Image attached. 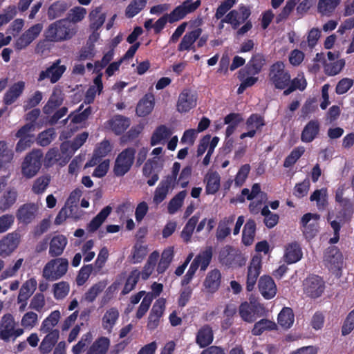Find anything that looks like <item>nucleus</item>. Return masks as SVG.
I'll return each instance as SVG.
<instances>
[{"instance_id":"obj_49","label":"nucleus","mask_w":354,"mask_h":354,"mask_svg":"<svg viewBox=\"0 0 354 354\" xmlns=\"http://www.w3.org/2000/svg\"><path fill=\"white\" fill-rule=\"evenodd\" d=\"M256 225L253 220H249L245 223L243 230V243H250L254 240Z\"/></svg>"},{"instance_id":"obj_20","label":"nucleus","mask_w":354,"mask_h":354,"mask_svg":"<svg viewBox=\"0 0 354 354\" xmlns=\"http://www.w3.org/2000/svg\"><path fill=\"white\" fill-rule=\"evenodd\" d=\"M319 219V216L317 214L308 213L302 216L301 223L307 239H310L315 235Z\"/></svg>"},{"instance_id":"obj_52","label":"nucleus","mask_w":354,"mask_h":354,"mask_svg":"<svg viewBox=\"0 0 354 354\" xmlns=\"http://www.w3.org/2000/svg\"><path fill=\"white\" fill-rule=\"evenodd\" d=\"M62 92L59 89L55 88L47 104L44 107V111L49 113L51 109L59 106L62 102Z\"/></svg>"},{"instance_id":"obj_34","label":"nucleus","mask_w":354,"mask_h":354,"mask_svg":"<svg viewBox=\"0 0 354 354\" xmlns=\"http://www.w3.org/2000/svg\"><path fill=\"white\" fill-rule=\"evenodd\" d=\"M18 192L15 188L6 191L0 198V210L5 212L9 209L17 201Z\"/></svg>"},{"instance_id":"obj_12","label":"nucleus","mask_w":354,"mask_h":354,"mask_svg":"<svg viewBox=\"0 0 354 354\" xmlns=\"http://www.w3.org/2000/svg\"><path fill=\"white\" fill-rule=\"evenodd\" d=\"M201 4V0H196L195 1L186 0L183 1L169 13L170 23L178 21L185 17L187 15L194 12L199 8Z\"/></svg>"},{"instance_id":"obj_60","label":"nucleus","mask_w":354,"mask_h":354,"mask_svg":"<svg viewBox=\"0 0 354 354\" xmlns=\"http://www.w3.org/2000/svg\"><path fill=\"white\" fill-rule=\"evenodd\" d=\"M50 180V178L47 176H43L37 178L32 185V192L36 194H41L44 193L48 187Z\"/></svg>"},{"instance_id":"obj_13","label":"nucleus","mask_w":354,"mask_h":354,"mask_svg":"<svg viewBox=\"0 0 354 354\" xmlns=\"http://www.w3.org/2000/svg\"><path fill=\"white\" fill-rule=\"evenodd\" d=\"M43 29L41 24H37L25 31L14 43L16 50H21L28 47L40 34Z\"/></svg>"},{"instance_id":"obj_6","label":"nucleus","mask_w":354,"mask_h":354,"mask_svg":"<svg viewBox=\"0 0 354 354\" xmlns=\"http://www.w3.org/2000/svg\"><path fill=\"white\" fill-rule=\"evenodd\" d=\"M68 261L64 258H57L48 262L43 269V277L48 281H55L67 272Z\"/></svg>"},{"instance_id":"obj_58","label":"nucleus","mask_w":354,"mask_h":354,"mask_svg":"<svg viewBox=\"0 0 354 354\" xmlns=\"http://www.w3.org/2000/svg\"><path fill=\"white\" fill-rule=\"evenodd\" d=\"M264 63L263 57L261 55L257 54L252 57L245 68L250 71V73L254 75L261 71Z\"/></svg>"},{"instance_id":"obj_15","label":"nucleus","mask_w":354,"mask_h":354,"mask_svg":"<svg viewBox=\"0 0 354 354\" xmlns=\"http://www.w3.org/2000/svg\"><path fill=\"white\" fill-rule=\"evenodd\" d=\"M165 299L159 298L153 304L148 317L147 327L149 330H153L159 326L165 309Z\"/></svg>"},{"instance_id":"obj_30","label":"nucleus","mask_w":354,"mask_h":354,"mask_svg":"<svg viewBox=\"0 0 354 354\" xmlns=\"http://www.w3.org/2000/svg\"><path fill=\"white\" fill-rule=\"evenodd\" d=\"M119 316L120 313L116 308L112 307L107 310L102 319V326L103 329L106 330L108 333H111Z\"/></svg>"},{"instance_id":"obj_24","label":"nucleus","mask_w":354,"mask_h":354,"mask_svg":"<svg viewBox=\"0 0 354 354\" xmlns=\"http://www.w3.org/2000/svg\"><path fill=\"white\" fill-rule=\"evenodd\" d=\"M172 134L171 130L165 125H160L155 129L150 138V145L153 147L165 145Z\"/></svg>"},{"instance_id":"obj_27","label":"nucleus","mask_w":354,"mask_h":354,"mask_svg":"<svg viewBox=\"0 0 354 354\" xmlns=\"http://www.w3.org/2000/svg\"><path fill=\"white\" fill-rule=\"evenodd\" d=\"M130 125L129 118L118 115L109 120L106 123V127L110 129L115 134H121Z\"/></svg>"},{"instance_id":"obj_4","label":"nucleus","mask_w":354,"mask_h":354,"mask_svg":"<svg viewBox=\"0 0 354 354\" xmlns=\"http://www.w3.org/2000/svg\"><path fill=\"white\" fill-rule=\"evenodd\" d=\"M323 263L333 273L339 275L343 268L344 257L338 247L331 245L324 250Z\"/></svg>"},{"instance_id":"obj_61","label":"nucleus","mask_w":354,"mask_h":354,"mask_svg":"<svg viewBox=\"0 0 354 354\" xmlns=\"http://www.w3.org/2000/svg\"><path fill=\"white\" fill-rule=\"evenodd\" d=\"M344 64L345 62L343 59L326 62L324 65V71L328 75H335L342 71Z\"/></svg>"},{"instance_id":"obj_33","label":"nucleus","mask_w":354,"mask_h":354,"mask_svg":"<svg viewBox=\"0 0 354 354\" xmlns=\"http://www.w3.org/2000/svg\"><path fill=\"white\" fill-rule=\"evenodd\" d=\"M112 212L111 206H106L104 207L88 223L87 230L93 232L96 231L105 221L106 218L110 215Z\"/></svg>"},{"instance_id":"obj_31","label":"nucleus","mask_w":354,"mask_h":354,"mask_svg":"<svg viewBox=\"0 0 354 354\" xmlns=\"http://www.w3.org/2000/svg\"><path fill=\"white\" fill-rule=\"evenodd\" d=\"M204 182L206 184V193L207 194H214L220 188L221 176L216 171H209L204 178Z\"/></svg>"},{"instance_id":"obj_51","label":"nucleus","mask_w":354,"mask_h":354,"mask_svg":"<svg viewBox=\"0 0 354 354\" xmlns=\"http://www.w3.org/2000/svg\"><path fill=\"white\" fill-rule=\"evenodd\" d=\"M187 196L185 191L180 192L169 203L168 212L170 214H175L183 205V201Z\"/></svg>"},{"instance_id":"obj_38","label":"nucleus","mask_w":354,"mask_h":354,"mask_svg":"<svg viewBox=\"0 0 354 354\" xmlns=\"http://www.w3.org/2000/svg\"><path fill=\"white\" fill-rule=\"evenodd\" d=\"M154 106V97L152 95H146L138 104L136 113L139 116L149 114Z\"/></svg>"},{"instance_id":"obj_56","label":"nucleus","mask_w":354,"mask_h":354,"mask_svg":"<svg viewBox=\"0 0 354 354\" xmlns=\"http://www.w3.org/2000/svg\"><path fill=\"white\" fill-rule=\"evenodd\" d=\"M311 201H316L319 209H324L327 204V191L326 189L315 190L310 196Z\"/></svg>"},{"instance_id":"obj_64","label":"nucleus","mask_w":354,"mask_h":354,"mask_svg":"<svg viewBox=\"0 0 354 354\" xmlns=\"http://www.w3.org/2000/svg\"><path fill=\"white\" fill-rule=\"evenodd\" d=\"M354 329V309L346 316L342 326V335L346 336L350 334Z\"/></svg>"},{"instance_id":"obj_54","label":"nucleus","mask_w":354,"mask_h":354,"mask_svg":"<svg viewBox=\"0 0 354 354\" xmlns=\"http://www.w3.org/2000/svg\"><path fill=\"white\" fill-rule=\"evenodd\" d=\"M349 186L346 183H339L335 192V201L343 207L349 205V199L345 196V193L348 190Z\"/></svg>"},{"instance_id":"obj_39","label":"nucleus","mask_w":354,"mask_h":354,"mask_svg":"<svg viewBox=\"0 0 354 354\" xmlns=\"http://www.w3.org/2000/svg\"><path fill=\"white\" fill-rule=\"evenodd\" d=\"M102 73H99L97 76L93 80V84L87 90L85 95L84 102L87 104L91 103L97 93H100L103 88L102 81Z\"/></svg>"},{"instance_id":"obj_45","label":"nucleus","mask_w":354,"mask_h":354,"mask_svg":"<svg viewBox=\"0 0 354 354\" xmlns=\"http://www.w3.org/2000/svg\"><path fill=\"white\" fill-rule=\"evenodd\" d=\"M237 308L235 304H228L225 306L223 311L225 319L221 322V326L224 329H228L234 322V316L236 315Z\"/></svg>"},{"instance_id":"obj_10","label":"nucleus","mask_w":354,"mask_h":354,"mask_svg":"<svg viewBox=\"0 0 354 354\" xmlns=\"http://www.w3.org/2000/svg\"><path fill=\"white\" fill-rule=\"evenodd\" d=\"M305 294L313 299L319 297L325 290V282L318 275H310L306 279L304 283Z\"/></svg>"},{"instance_id":"obj_59","label":"nucleus","mask_w":354,"mask_h":354,"mask_svg":"<svg viewBox=\"0 0 354 354\" xmlns=\"http://www.w3.org/2000/svg\"><path fill=\"white\" fill-rule=\"evenodd\" d=\"M225 124H228L226 129L225 135L230 136L235 131L237 125L241 122L240 116L237 114L232 113L227 115L224 119Z\"/></svg>"},{"instance_id":"obj_23","label":"nucleus","mask_w":354,"mask_h":354,"mask_svg":"<svg viewBox=\"0 0 354 354\" xmlns=\"http://www.w3.org/2000/svg\"><path fill=\"white\" fill-rule=\"evenodd\" d=\"M26 87V83L24 81H18L12 84L3 96V102L6 105H10L15 102L22 95Z\"/></svg>"},{"instance_id":"obj_26","label":"nucleus","mask_w":354,"mask_h":354,"mask_svg":"<svg viewBox=\"0 0 354 354\" xmlns=\"http://www.w3.org/2000/svg\"><path fill=\"white\" fill-rule=\"evenodd\" d=\"M221 282V272L218 269H214L207 273L203 286L208 292L214 293L219 288Z\"/></svg>"},{"instance_id":"obj_1","label":"nucleus","mask_w":354,"mask_h":354,"mask_svg":"<svg viewBox=\"0 0 354 354\" xmlns=\"http://www.w3.org/2000/svg\"><path fill=\"white\" fill-rule=\"evenodd\" d=\"M77 32L76 25L68 19H64L52 23L45 31L48 41L61 42L73 38Z\"/></svg>"},{"instance_id":"obj_62","label":"nucleus","mask_w":354,"mask_h":354,"mask_svg":"<svg viewBox=\"0 0 354 354\" xmlns=\"http://www.w3.org/2000/svg\"><path fill=\"white\" fill-rule=\"evenodd\" d=\"M153 299V296L151 292H148L144 297L141 304H140L138 309L136 312V318L141 319L148 311L151 302Z\"/></svg>"},{"instance_id":"obj_37","label":"nucleus","mask_w":354,"mask_h":354,"mask_svg":"<svg viewBox=\"0 0 354 354\" xmlns=\"http://www.w3.org/2000/svg\"><path fill=\"white\" fill-rule=\"evenodd\" d=\"M60 312L58 310H54L44 319L42 322L39 330L42 333L53 330V328L58 324L60 319Z\"/></svg>"},{"instance_id":"obj_41","label":"nucleus","mask_w":354,"mask_h":354,"mask_svg":"<svg viewBox=\"0 0 354 354\" xmlns=\"http://www.w3.org/2000/svg\"><path fill=\"white\" fill-rule=\"evenodd\" d=\"M342 0H319L317 3L318 12L324 16H330Z\"/></svg>"},{"instance_id":"obj_25","label":"nucleus","mask_w":354,"mask_h":354,"mask_svg":"<svg viewBox=\"0 0 354 354\" xmlns=\"http://www.w3.org/2000/svg\"><path fill=\"white\" fill-rule=\"evenodd\" d=\"M202 34V29L200 28H194V30L187 32L183 37L180 43L178 45L179 51H185L194 49V43L199 38Z\"/></svg>"},{"instance_id":"obj_46","label":"nucleus","mask_w":354,"mask_h":354,"mask_svg":"<svg viewBox=\"0 0 354 354\" xmlns=\"http://www.w3.org/2000/svg\"><path fill=\"white\" fill-rule=\"evenodd\" d=\"M68 5L66 2L58 1L53 3L48 8V17L50 19L61 17L67 10Z\"/></svg>"},{"instance_id":"obj_11","label":"nucleus","mask_w":354,"mask_h":354,"mask_svg":"<svg viewBox=\"0 0 354 354\" xmlns=\"http://www.w3.org/2000/svg\"><path fill=\"white\" fill-rule=\"evenodd\" d=\"M261 270V257L259 254H255L248 267L246 276V290L248 292H251L254 290Z\"/></svg>"},{"instance_id":"obj_22","label":"nucleus","mask_w":354,"mask_h":354,"mask_svg":"<svg viewBox=\"0 0 354 354\" xmlns=\"http://www.w3.org/2000/svg\"><path fill=\"white\" fill-rule=\"evenodd\" d=\"M262 309V306L259 303H250L247 301L243 302L239 306V313L241 319L248 323H252L255 321V313L259 311V309Z\"/></svg>"},{"instance_id":"obj_35","label":"nucleus","mask_w":354,"mask_h":354,"mask_svg":"<svg viewBox=\"0 0 354 354\" xmlns=\"http://www.w3.org/2000/svg\"><path fill=\"white\" fill-rule=\"evenodd\" d=\"M303 256L300 245H288L283 256L284 261L288 263H295L299 261Z\"/></svg>"},{"instance_id":"obj_43","label":"nucleus","mask_w":354,"mask_h":354,"mask_svg":"<svg viewBox=\"0 0 354 354\" xmlns=\"http://www.w3.org/2000/svg\"><path fill=\"white\" fill-rule=\"evenodd\" d=\"M277 328V326L275 322L267 319H262L254 324L252 333L257 336L261 335L266 330L270 331L276 330Z\"/></svg>"},{"instance_id":"obj_50","label":"nucleus","mask_w":354,"mask_h":354,"mask_svg":"<svg viewBox=\"0 0 354 354\" xmlns=\"http://www.w3.org/2000/svg\"><path fill=\"white\" fill-rule=\"evenodd\" d=\"M106 285L104 281H99L93 285L85 293V300L88 302H93L97 295L104 290Z\"/></svg>"},{"instance_id":"obj_36","label":"nucleus","mask_w":354,"mask_h":354,"mask_svg":"<svg viewBox=\"0 0 354 354\" xmlns=\"http://www.w3.org/2000/svg\"><path fill=\"white\" fill-rule=\"evenodd\" d=\"M37 281L32 278L27 280L20 288L17 297V302L19 304L22 301H27L36 290Z\"/></svg>"},{"instance_id":"obj_21","label":"nucleus","mask_w":354,"mask_h":354,"mask_svg":"<svg viewBox=\"0 0 354 354\" xmlns=\"http://www.w3.org/2000/svg\"><path fill=\"white\" fill-rule=\"evenodd\" d=\"M259 290L266 299L273 298L277 293V286L272 278L268 275H263L258 283Z\"/></svg>"},{"instance_id":"obj_57","label":"nucleus","mask_w":354,"mask_h":354,"mask_svg":"<svg viewBox=\"0 0 354 354\" xmlns=\"http://www.w3.org/2000/svg\"><path fill=\"white\" fill-rule=\"evenodd\" d=\"M70 290L69 284L66 281H61L53 285V295L57 300L65 298Z\"/></svg>"},{"instance_id":"obj_19","label":"nucleus","mask_w":354,"mask_h":354,"mask_svg":"<svg viewBox=\"0 0 354 354\" xmlns=\"http://www.w3.org/2000/svg\"><path fill=\"white\" fill-rule=\"evenodd\" d=\"M39 207L35 203H26L19 207L16 213L17 220L22 223H30L37 216Z\"/></svg>"},{"instance_id":"obj_9","label":"nucleus","mask_w":354,"mask_h":354,"mask_svg":"<svg viewBox=\"0 0 354 354\" xmlns=\"http://www.w3.org/2000/svg\"><path fill=\"white\" fill-rule=\"evenodd\" d=\"M270 80L277 88L283 89L290 83V75L285 70L283 62L274 64L270 68Z\"/></svg>"},{"instance_id":"obj_16","label":"nucleus","mask_w":354,"mask_h":354,"mask_svg":"<svg viewBox=\"0 0 354 354\" xmlns=\"http://www.w3.org/2000/svg\"><path fill=\"white\" fill-rule=\"evenodd\" d=\"M266 124L264 118L259 114L251 115L245 122L246 132L243 133L240 136L241 139H244L247 137L253 138L256 133L261 131L263 127Z\"/></svg>"},{"instance_id":"obj_3","label":"nucleus","mask_w":354,"mask_h":354,"mask_svg":"<svg viewBox=\"0 0 354 354\" xmlns=\"http://www.w3.org/2000/svg\"><path fill=\"white\" fill-rule=\"evenodd\" d=\"M212 258V250L211 247L207 248L205 251L196 255L182 280V286H185L190 283L199 267L201 270L205 271L209 265Z\"/></svg>"},{"instance_id":"obj_18","label":"nucleus","mask_w":354,"mask_h":354,"mask_svg":"<svg viewBox=\"0 0 354 354\" xmlns=\"http://www.w3.org/2000/svg\"><path fill=\"white\" fill-rule=\"evenodd\" d=\"M66 68L64 65H60V60H57L46 70L40 72L38 81L49 79L52 84L57 82L65 72Z\"/></svg>"},{"instance_id":"obj_28","label":"nucleus","mask_w":354,"mask_h":354,"mask_svg":"<svg viewBox=\"0 0 354 354\" xmlns=\"http://www.w3.org/2000/svg\"><path fill=\"white\" fill-rule=\"evenodd\" d=\"M320 124L317 120H312L304 127L301 140L304 142H310L317 138L319 132Z\"/></svg>"},{"instance_id":"obj_2","label":"nucleus","mask_w":354,"mask_h":354,"mask_svg":"<svg viewBox=\"0 0 354 354\" xmlns=\"http://www.w3.org/2000/svg\"><path fill=\"white\" fill-rule=\"evenodd\" d=\"M220 263L227 268H239L244 266L247 257L242 252L230 245H226L219 252Z\"/></svg>"},{"instance_id":"obj_40","label":"nucleus","mask_w":354,"mask_h":354,"mask_svg":"<svg viewBox=\"0 0 354 354\" xmlns=\"http://www.w3.org/2000/svg\"><path fill=\"white\" fill-rule=\"evenodd\" d=\"M295 315L291 308L284 307L278 315V324L283 328H290L294 322Z\"/></svg>"},{"instance_id":"obj_47","label":"nucleus","mask_w":354,"mask_h":354,"mask_svg":"<svg viewBox=\"0 0 354 354\" xmlns=\"http://www.w3.org/2000/svg\"><path fill=\"white\" fill-rule=\"evenodd\" d=\"M169 181L161 182L155 190L153 202L158 205L163 201L169 192Z\"/></svg>"},{"instance_id":"obj_55","label":"nucleus","mask_w":354,"mask_h":354,"mask_svg":"<svg viewBox=\"0 0 354 354\" xmlns=\"http://www.w3.org/2000/svg\"><path fill=\"white\" fill-rule=\"evenodd\" d=\"M147 0H133L126 8V16L131 18L139 13L145 6Z\"/></svg>"},{"instance_id":"obj_7","label":"nucleus","mask_w":354,"mask_h":354,"mask_svg":"<svg viewBox=\"0 0 354 354\" xmlns=\"http://www.w3.org/2000/svg\"><path fill=\"white\" fill-rule=\"evenodd\" d=\"M17 324L12 314L4 315L0 323V339L4 342H9L19 337L24 333V329L15 328Z\"/></svg>"},{"instance_id":"obj_17","label":"nucleus","mask_w":354,"mask_h":354,"mask_svg":"<svg viewBox=\"0 0 354 354\" xmlns=\"http://www.w3.org/2000/svg\"><path fill=\"white\" fill-rule=\"evenodd\" d=\"M250 15V10L245 6H241L238 10L230 12L221 22L230 24L233 28L236 29L249 17Z\"/></svg>"},{"instance_id":"obj_48","label":"nucleus","mask_w":354,"mask_h":354,"mask_svg":"<svg viewBox=\"0 0 354 354\" xmlns=\"http://www.w3.org/2000/svg\"><path fill=\"white\" fill-rule=\"evenodd\" d=\"M75 208V207L66 205L60 209L58 214L57 215L55 219V223L56 225H60L68 218H73L74 219L79 218V216L73 212Z\"/></svg>"},{"instance_id":"obj_44","label":"nucleus","mask_w":354,"mask_h":354,"mask_svg":"<svg viewBox=\"0 0 354 354\" xmlns=\"http://www.w3.org/2000/svg\"><path fill=\"white\" fill-rule=\"evenodd\" d=\"M140 277V272L138 270H133L129 274L121 295H125L132 291L136 286Z\"/></svg>"},{"instance_id":"obj_29","label":"nucleus","mask_w":354,"mask_h":354,"mask_svg":"<svg viewBox=\"0 0 354 354\" xmlns=\"http://www.w3.org/2000/svg\"><path fill=\"white\" fill-rule=\"evenodd\" d=\"M214 339L212 327L205 324L198 331L196 337V342L201 348H205L210 345Z\"/></svg>"},{"instance_id":"obj_53","label":"nucleus","mask_w":354,"mask_h":354,"mask_svg":"<svg viewBox=\"0 0 354 354\" xmlns=\"http://www.w3.org/2000/svg\"><path fill=\"white\" fill-rule=\"evenodd\" d=\"M148 249L147 245H135L129 257L133 263H138L142 261L147 254Z\"/></svg>"},{"instance_id":"obj_8","label":"nucleus","mask_w":354,"mask_h":354,"mask_svg":"<svg viewBox=\"0 0 354 354\" xmlns=\"http://www.w3.org/2000/svg\"><path fill=\"white\" fill-rule=\"evenodd\" d=\"M136 150L133 148H127L120 152L115 160L113 172L117 176H122L131 169L135 158Z\"/></svg>"},{"instance_id":"obj_42","label":"nucleus","mask_w":354,"mask_h":354,"mask_svg":"<svg viewBox=\"0 0 354 354\" xmlns=\"http://www.w3.org/2000/svg\"><path fill=\"white\" fill-rule=\"evenodd\" d=\"M234 216L232 215L224 218L218 224L216 237L219 241H223L230 233V226L234 221Z\"/></svg>"},{"instance_id":"obj_32","label":"nucleus","mask_w":354,"mask_h":354,"mask_svg":"<svg viewBox=\"0 0 354 354\" xmlns=\"http://www.w3.org/2000/svg\"><path fill=\"white\" fill-rule=\"evenodd\" d=\"M110 339L106 337L97 338L88 349L86 354H106L109 346Z\"/></svg>"},{"instance_id":"obj_14","label":"nucleus","mask_w":354,"mask_h":354,"mask_svg":"<svg viewBox=\"0 0 354 354\" xmlns=\"http://www.w3.org/2000/svg\"><path fill=\"white\" fill-rule=\"evenodd\" d=\"M196 103L197 95L196 93L190 89H185L178 96L176 109L179 113H187L194 108Z\"/></svg>"},{"instance_id":"obj_63","label":"nucleus","mask_w":354,"mask_h":354,"mask_svg":"<svg viewBox=\"0 0 354 354\" xmlns=\"http://www.w3.org/2000/svg\"><path fill=\"white\" fill-rule=\"evenodd\" d=\"M55 137V130L54 129L50 128L41 132L38 135L37 138V142L40 146L45 147L48 145L52 142V140H54Z\"/></svg>"},{"instance_id":"obj_5","label":"nucleus","mask_w":354,"mask_h":354,"mask_svg":"<svg viewBox=\"0 0 354 354\" xmlns=\"http://www.w3.org/2000/svg\"><path fill=\"white\" fill-rule=\"evenodd\" d=\"M43 153L40 150H32L24 158L21 163V174L26 178L34 177L41 166Z\"/></svg>"}]
</instances>
